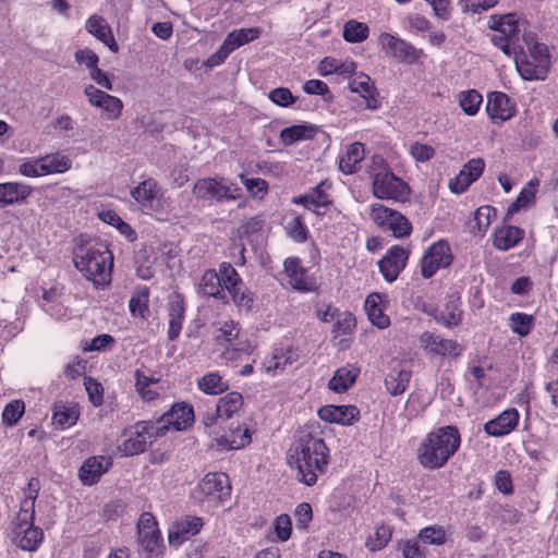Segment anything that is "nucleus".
<instances>
[{
  "label": "nucleus",
  "mask_w": 558,
  "mask_h": 558,
  "mask_svg": "<svg viewBox=\"0 0 558 558\" xmlns=\"http://www.w3.org/2000/svg\"><path fill=\"white\" fill-rule=\"evenodd\" d=\"M412 372L401 361H396L385 377V387L390 396L405 392L410 385Z\"/></svg>",
  "instance_id": "20"
},
{
  "label": "nucleus",
  "mask_w": 558,
  "mask_h": 558,
  "mask_svg": "<svg viewBox=\"0 0 558 558\" xmlns=\"http://www.w3.org/2000/svg\"><path fill=\"white\" fill-rule=\"evenodd\" d=\"M380 49L386 56L404 63H415L423 56V50L389 33H381L378 38Z\"/></svg>",
  "instance_id": "12"
},
{
  "label": "nucleus",
  "mask_w": 558,
  "mask_h": 558,
  "mask_svg": "<svg viewBox=\"0 0 558 558\" xmlns=\"http://www.w3.org/2000/svg\"><path fill=\"white\" fill-rule=\"evenodd\" d=\"M41 162L44 163L46 174L64 172L71 167V160L65 156L59 155L46 156L41 158Z\"/></svg>",
  "instance_id": "56"
},
{
  "label": "nucleus",
  "mask_w": 558,
  "mask_h": 558,
  "mask_svg": "<svg viewBox=\"0 0 558 558\" xmlns=\"http://www.w3.org/2000/svg\"><path fill=\"white\" fill-rule=\"evenodd\" d=\"M486 111L490 119L506 121L513 116V108L509 97L504 93H492L488 96Z\"/></svg>",
  "instance_id": "28"
},
{
  "label": "nucleus",
  "mask_w": 558,
  "mask_h": 558,
  "mask_svg": "<svg viewBox=\"0 0 558 558\" xmlns=\"http://www.w3.org/2000/svg\"><path fill=\"white\" fill-rule=\"evenodd\" d=\"M84 386L89 401L96 407L101 405L104 402V388L101 384L92 377H85Z\"/></svg>",
  "instance_id": "59"
},
{
  "label": "nucleus",
  "mask_w": 558,
  "mask_h": 558,
  "mask_svg": "<svg viewBox=\"0 0 558 558\" xmlns=\"http://www.w3.org/2000/svg\"><path fill=\"white\" fill-rule=\"evenodd\" d=\"M19 172L22 175L29 178L46 175V171L44 168V163L41 162V159L23 162L19 167Z\"/></svg>",
  "instance_id": "63"
},
{
  "label": "nucleus",
  "mask_w": 558,
  "mask_h": 558,
  "mask_svg": "<svg viewBox=\"0 0 558 558\" xmlns=\"http://www.w3.org/2000/svg\"><path fill=\"white\" fill-rule=\"evenodd\" d=\"M243 405V397L236 391L227 393L216 404L215 413L222 420L232 417Z\"/></svg>",
  "instance_id": "38"
},
{
  "label": "nucleus",
  "mask_w": 558,
  "mask_h": 558,
  "mask_svg": "<svg viewBox=\"0 0 558 558\" xmlns=\"http://www.w3.org/2000/svg\"><path fill=\"white\" fill-rule=\"evenodd\" d=\"M320 420L328 423L351 425L359 420L360 411L354 405H325L318 410Z\"/></svg>",
  "instance_id": "21"
},
{
  "label": "nucleus",
  "mask_w": 558,
  "mask_h": 558,
  "mask_svg": "<svg viewBox=\"0 0 558 558\" xmlns=\"http://www.w3.org/2000/svg\"><path fill=\"white\" fill-rule=\"evenodd\" d=\"M185 314V304L180 295L173 296L168 304V316H169V340H175L182 330V325Z\"/></svg>",
  "instance_id": "30"
},
{
  "label": "nucleus",
  "mask_w": 558,
  "mask_h": 558,
  "mask_svg": "<svg viewBox=\"0 0 558 558\" xmlns=\"http://www.w3.org/2000/svg\"><path fill=\"white\" fill-rule=\"evenodd\" d=\"M239 177L252 197L262 199L267 194L268 183L266 180L262 178H246L244 174Z\"/></svg>",
  "instance_id": "52"
},
{
  "label": "nucleus",
  "mask_w": 558,
  "mask_h": 558,
  "mask_svg": "<svg viewBox=\"0 0 558 558\" xmlns=\"http://www.w3.org/2000/svg\"><path fill=\"white\" fill-rule=\"evenodd\" d=\"M421 348L429 355L457 357L462 353V345L451 339H445L434 332L425 331L420 336Z\"/></svg>",
  "instance_id": "14"
},
{
  "label": "nucleus",
  "mask_w": 558,
  "mask_h": 558,
  "mask_svg": "<svg viewBox=\"0 0 558 558\" xmlns=\"http://www.w3.org/2000/svg\"><path fill=\"white\" fill-rule=\"evenodd\" d=\"M25 412V403L22 400H13L2 411V422L8 426L15 425Z\"/></svg>",
  "instance_id": "51"
},
{
  "label": "nucleus",
  "mask_w": 558,
  "mask_h": 558,
  "mask_svg": "<svg viewBox=\"0 0 558 558\" xmlns=\"http://www.w3.org/2000/svg\"><path fill=\"white\" fill-rule=\"evenodd\" d=\"M198 293L204 296L215 298L223 303H228L227 294L216 270L209 269L203 274L198 282Z\"/></svg>",
  "instance_id": "29"
},
{
  "label": "nucleus",
  "mask_w": 558,
  "mask_h": 558,
  "mask_svg": "<svg viewBox=\"0 0 558 558\" xmlns=\"http://www.w3.org/2000/svg\"><path fill=\"white\" fill-rule=\"evenodd\" d=\"M368 26L355 20L348 21L343 26V38L348 43H362L368 37Z\"/></svg>",
  "instance_id": "46"
},
{
  "label": "nucleus",
  "mask_w": 558,
  "mask_h": 558,
  "mask_svg": "<svg viewBox=\"0 0 558 558\" xmlns=\"http://www.w3.org/2000/svg\"><path fill=\"white\" fill-rule=\"evenodd\" d=\"M86 31L105 44L112 52L119 50V46L113 37L112 31L107 21L98 15H92L85 24Z\"/></svg>",
  "instance_id": "25"
},
{
  "label": "nucleus",
  "mask_w": 558,
  "mask_h": 558,
  "mask_svg": "<svg viewBox=\"0 0 558 558\" xmlns=\"http://www.w3.org/2000/svg\"><path fill=\"white\" fill-rule=\"evenodd\" d=\"M366 172L372 180V193L376 198L403 202L410 195L409 185L391 171L383 156H373Z\"/></svg>",
  "instance_id": "4"
},
{
  "label": "nucleus",
  "mask_w": 558,
  "mask_h": 558,
  "mask_svg": "<svg viewBox=\"0 0 558 558\" xmlns=\"http://www.w3.org/2000/svg\"><path fill=\"white\" fill-rule=\"evenodd\" d=\"M233 303L240 308L250 311L254 304V294L243 286H238L235 289L228 291Z\"/></svg>",
  "instance_id": "54"
},
{
  "label": "nucleus",
  "mask_w": 558,
  "mask_h": 558,
  "mask_svg": "<svg viewBox=\"0 0 558 558\" xmlns=\"http://www.w3.org/2000/svg\"><path fill=\"white\" fill-rule=\"evenodd\" d=\"M260 35L258 27L234 29L227 35L225 43L233 51L243 45L254 41Z\"/></svg>",
  "instance_id": "40"
},
{
  "label": "nucleus",
  "mask_w": 558,
  "mask_h": 558,
  "mask_svg": "<svg viewBox=\"0 0 558 558\" xmlns=\"http://www.w3.org/2000/svg\"><path fill=\"white\" fill-rule=\"evenodd\" d=\"M392 531L387 525H378L373 535L366 541L369 550L376 551L383 549L391 539Z\"/></svg>",
  "instance_id": "50"
},
{
  "label": "nucleus",
  "mask_w": 558,
  "mask_h": 558,
  "mask_svg": "<svg viewBox=\"0 0 558 558\" xmlns=\"http://www.w3.org/2000/svg\"><path fill=\"white\" fill-rule=\"evenodd\" d=\"M534 325L532 315L524 313H513L509 318V326L514 333L521 337L527 336Z\"/></svg>",
  "instance_id": "48"
},
{
  "label": "nucleus",
  "mask_w": 558,
  "mask_h": 558,
  "mask_svg": "<svg viewBox=\"0 0 558 558\" xmlns=\"http://www.w3.org/2000/svg\"><path fill=\"white\" fill-rule=\"evenodd\" d=\"M359 374V368L353 365L340 367L329 380L328 388L337 393L345 392L355 383Z\"/></svg>",
  "instance_id": "35"
},
{
  "label": "nucleus",
  "mask_w": 558,
  "mask_h": 558,
  "mask_svg": "<svg viewBox=\"0 0 558 558\" xmlns=\"http://www.w3.org/2000/svg\"><path fill=\"white\" fill-rule=\"evenodd\" d=\"M84 94L89 105L101 109L107 114L108 119L117 120L121 117L123 102L120 98L100 90L92 84L85 86Z\"/></svg>",
  "instance_id": "15"
},
{
  "label": "nucleus",
  "mask_w": 558,
  "mask_h": 558,
  "mask_svg": "<svg viewBox=\"0 0 558 558\" xmlns=\"http://www.w3.org/2000/svg\"><path fill=\"white\" fill-rule=\"evenodd\" d=\"M314 134L315 128L312 125H292L281 131L280 138L286 145H291L299 141L310 140Z\"/></svg>",
  "instance_id": "43"
},
{
  "label": "nucleus",
  "mask_w": 558,
  "mask_h": 558,
  "mask_svg": "<svg viewBox=\"0 0 558 558\" xmlns=\"http://www.w3.org/2000/svg\"><path fill=\"white\" fill-rule=\"evenodd\" d=\"M197 492L206 498L222 500L230 496L231 487L229 484V477L225 473H208L199 482Z\"/></svg>",
  "instance_id": "18"
},
{
  "label": "nucleus",
  "mask_w": 558,
  "mask_h": 558,
  "mask_svg": "<svg viewBox=\"0 0 558 558\" xmlns=\"http://www.w3.org/2000/svg\"><path fill=\"white\" fill-rule=\"evenodd\" d=\"M482 101V95L475 89L462 92L459 96V105L468 116H474L478 111Z\"/></svg>",
  "instance_id": "47"
},
{
  "label": "nucleus",
  "mask_w": 558,
  "mask_h": 558,
  "mask_svg": "<svg viewBox=\"0 0 558 558\" xmlns=\"http://www.w3.org/2000/svg\"><path fill=\"white\" fill-rule=\"evenodd\" d=\"M240 333V327L233 320L225 322L221 327L217 330L216 340L220 343L232 342L238 338Z\"/></svg>",
  "instance_id": "61"
},
{
  "label": "nucleus",
  "mask_w": 558,
  "mask_h": 558,
  "mask_svg": "<svg viewBox=\"0 0 558 558\" xmlns=\"http://www.w3.org/2000/svg\"><path fill=\"white\" fill-rule=\"evenodd\" d=\"M241 187L222 177H207L198 179L193 186L192 194L198 202L223 203L235 201L241 196Z\"/></svg>",
  "instance_id": "7"
},
{
  "label": "nucleus",
  "mask_w": 558,
  "mask_h": 558,
  "mask_svg": "<svg viewBox=\"0 0 558 558\" xmlns=\"http://www.w3.org/2000/svg\"><path fill=\"white\" fill-rule=\"evenodd\" d=\"M420 538L427 544L441 545L446 542V532L441 526L434 525L421 530Z\"/></svg>",
  "instance_id": "57"
},
{
  "label": "nucleus",
  "mask_w": 558,
  "mask_h": 558,
  "mask_svg": "<svg viewBox=\"0 0 558 558\" xmlns=\"http://www.w3.org/2000/svg\"><path fill=\"white\" fill-rule=\"evenodd\" d=\"M299 359L298 353L293 349H275L271 356L266 357L263 362V368L268 374H276L286 368L287 365L294 363Z\"/></svg>",
  "instance_id": "33"
},
{
  "label": "nucleus",
  "mask_w": 558,
  "mask_h": 558,
  "mask_svg": "<svg viewBox=\"0 0 558 558\" xmlns=\"http://www.w3.org/2000/svg\"><path fill=\"white\" fill-rule=\"evenodd\" d=\"M365 150L361 143L348 146L347 151L340 157L339 168L343 173L350 174L356 171L357 165L364 159Z\"/></svg>",
  "instance_id": "36"
},
{
  "label": "nucleus",
  "mask_w": 558,
  "mask_h": 558,
  "mask_svg": "<svg viewBox=\"0 0 558 558\" xmlns=\"http://www.w3.org/2000/svg\"><path fill=\"white\" fill-rule=\"evenodd\" d=\"M349 89L365 99L367 109L375 110L378 108L379 101L376 98V88L371 77L365 73L361 72L351 77Z\"/></svg>",
  "instance_id": "24"
},
{
  "label": "nucleus",
  "mask_w": 558,
  "mask_h": 558,
  "mask_svg": "<svg viewBox=\"0 0 558 558\" xmlns=\"http://www.w3.org/2000/svg\"><path fill=\"white\" fill-rule=\"evenodd\" d=\"M112 465L111 458L105 456L92 457L87 459L78 471L80 480L84 485L96 484L100 476Z\"/></svg>",
  "instance_id": "22"
},
{
  "label": "nucleus",
  "mask_w": 558,
  "mask_h": 558,
  "mask_svg": "<svg viewBox=\"0 0 558 558\" xmlns=\"http://www.w3.org/2000/svg\"><path fill=\"white\" fill-rule=\"evenodd\" d=\"M535 192L531 189H523L514 202L508 207V215L518 213L521 208L527 206L534 199Z\"/></svg>",
  "instance_id": "62"
},
{
  "label": "nucleus",
  "mask_w": 558,
  "mask_h": 558,
  "mask_svg": "<svg viewBox=\"0 0 558 558\" xmlns=\"http://www.w3.org/2000/svg\"><path fill=\"white\" fill-rule=\"evenodd\" d=\"M221 286L223 287L225 292L235 289L238 286L242 284V279L238 271L231 264L222 263L219 267L218 272Z\"/></svg>",
  "instance_id": "49"
},
{
  "label": "nucleus",
  "mask_w": 558,
  "mask_h": 558,
  "mask_svg": "<svg viewBox=\"0 0 558 558\" xmlns=\"http://www.w3.org/2000/svg\"><path fill=\"white\" fill-rule=\"evenodd\" d=\"M519 413L515 409L504 411L496 418L485 423L484 430L489 436L500 437L511 433L518 425Z\"/></svg>",
  "instance_id": "23"
},
{
  "label": "nucleus",
  "mask_w": 558,
  "mask_h": 558,
  "mask_svg": "<svg viewBox=\"0 0 558 558\" xmlns=\"http://www.w3.org/2000/svg\"><path fill=\"white\" fill-rule=\"evenodd\" d=\"M287 460L296 470V480L306 486H313L327 470L329 449L323 438L310 432H301L291 445Z\"/></svg>",
  "instance_id": "1"
},
{
  "label": "nucleus",
  "mask_w": 558,
  "mask_h": 558,
  "mask_svg": "<svg viewBox=\"0 0 558 558\" xmlns=\"http://www.w3.org/2000/svg\"><path fill=\"white\" fill-rule=\"evenodd\" d=\"M194 421V412L192 407L186 405L184 403L175 404L166 412L157 424H155L156 428H158L159 434L165 433L169 428H173L174 430H183L187 426H190Z\"/></svg>",
  "instance_id": "16"
},
{
  "label": "nucleus",
  "mask_w": 558,
  "mask_h": 558,
  "mask_svg": "<svg viewBox=\"0 0 558 558\" xmlns=\"http://www.w3.org/2000/svg\"><path fill=\"white\" fill-rule=\"evenodd\" d=\"M324 183L317 185L311 193L299 197L295 202L304 205L308 209L319 213L318 209L326 207L330 202L328 195L324 191Z\"/></svg>",
  "instance_id": "42"
},
{
  "label": "nucleus",
  "mask_w": 558,
  "mask_h": 558,
  "mask_svg": "<svg viewBox=\"0 0 558 558\" xmlns=\"http://www.w3.org/2000/svg\"><path fill=\"white\" fill-rule=\"evenodd\" d=\"M203 526V521L197 517H186L177 522L169 532L170 544H181L196 535Z\"/></svg>",
  "instance_id": "27"
},
{
  "label": "nucleus",
  "mask_w": 558,
  "mask_h": 558,
  "mask_svg": "<svg viewBox=\"0 0 558 558\" xmlns=\"http://www.w3.org/2000/svg\"><path fill=\"white\" fill-rule=\"evenodd\" d=\"M131 196L144 208L151 209L154 202L160 196V189L156 180L149 178L131 191Z\"/></svg>",
  "instance_id": "32"
},
{
  "label": "nucleus",
  "mask_w": 558,
  "mask_h": 558,
  "mask_svg": "<svg viewBox=\"0 0 558 558\" xmlns=\"http://www.w3.org/2000/svg\"><path fill=\"white\" fill-rule=\"evenodd\" d=\"M269 98L272 102L281 107L290 106L295 101V98L293 97L290 89L286 87H278L272 89L269 93Z\"/></svg>",
  "instance_id": "64"
},
{
  "label": "nucleus",
  "mask_w": 558,
  "mask_h": 558,
  "mask_svg": "<svg viewBox=\"0 0 558 558\" xmlns=\"http://www.w3.org/2000/svg\"><path fill=\"white\" fill-rule=\"evenodd\" d=\"M485 161L483 158H473L469 160L460 172L450 180L449 189L454 194H462L468 187L476 181L483 173Z\"/></svg>",
  "instance_id": "19"
},
{
  "label": "nucleus",
  "mask_w": 558,
  "mask_h": 558,
  "mask_svg": "<svg viewBox=\"0 0 558 558\" xmlns=\"http://www.w3.org/2000/svg\"><path fill=\"white\" fill-rule=\"evenodd\" d=\"M284 270L290 278V284L301 291L310 290L305 270L301 267L299 258L292 257L284 260Z\"/></svg>",
  "instance_id": "39"
},
{
  "label": "nucleus",
  "mask_w": 558,
  "mask_h": 558,
  "mask_svg": "<svg viewBox=\"0 0 558 558\" xmlns=\"http://www.w3.org/2000/svg\"><path fill=\"white\" fill-rule=\"evenodd\" d=\"M409 153L417 162H426L435 156L433 146L420 142L412 143L409 147Z\"/></svg>",
  "instance_id": "60"
},
{
  "label": "nucleus",
  "mask_w": 558,
  "mask_h": 558,
  "mask_svg": "<svg viewBox=\"0 0 558 558\" xmlns=\"http://www.w3.org/2000/svg\"><path fill=\"white\" fill-rule=\"evenodd\" d=\"M32 191L29 185L20 182L0 183V208L24 203Z\"/></svg>",
  "instance_id": "26"
},
{
  "label": "nucleus",
  "mask_w": 558,
  "mask_h": 558,
  "mask_svg": "<svg viewBox=\"0 0 558 558\" xmlns=\"http://www.w3.org/2000/svg\"><path fill=\"white\" fill-rule=\"evenodd\" d=\"M197 386L207 395H219L229 388L228 383L223 381L222 377L217 372L204 375L198 379Z\"/></svg>",
  "instance_id": "44"
},
{
  "label": "nucleus",
  "mask_w": 558,
  "mask_h": 558,
  "mask_svg": "<svg viewBox=\"0 0 558 558\" xmlns=\"http://www.w3.org/2000/svg\"><path fill=\"white\" fill-rule=\"evenodd\" d=\"M488 27L494 31L492 43L507 57H511L520 40V19L517 14H493L489 16Z\"/></svg>",
  "instance_id": "6"
},
{
  "label": "nucleus",
  "mask_w": 558,
  "mask_h": 558,
  "mask_svg": "<svg viewBox=\"0 0 558 558\" xmlns=\"http://www.w3.org/2000/svg\"><path fill=\"white\" fill-rule=\"evenodd\" d=\"M40 485L37 478H31L24 493L25 497L21 502L20 511L11 523V539L24 550L37 549L44 538L40 527L34 525L35 501Z\"/></svg>",
  "instance_id": "2"
},
{
  "label": "nucleus",
  "mask_w": 558,
  "mask_h": 558,
  "mask_svg": "<svg viewBox=\"0 0 558 558\" xmlns=\"http://www.w3.org/2000/svg\"><path fill=\"white\" fill-rule=\"evenodd\" d=\"M112 254L107 247H80L73 257L75 267L96 286L110 282Z\"/></svg>",
  "instance_id": "5"
},
{
  "label": "nucleus",
  "mask_w": 558,
  "mask_h": 558,
  "mask_svg": "<svg viewBox=\"0 0 558 558\" xmlns=\"http://www.w3.org/2000/svg\"><path fill=\"white\" fill-rule=\"evenodd\" d=\"M355 317L351 313L345 312L339 315L336 324L333 325L332 332L335 333V337L349 335L355 328Z\"/></svg>",
  "instance_id": "58"
},
{
  "label": "nucleus",
  "mask_w": 558,
  "mask_h": 558,
  "mask_svg": "<svg viewBox=\"0 0 558 558\" xmlns=\"http://www.w3.org/2000/svg\"><path fill=\"white\" fill-rule=\"evenodd\" d=\"M137 535L141 549L147 558H153L162 553V538L155 517L145 512L137 521Z\"/></svg>",
  "instance_id": "10"
},
{
  "label": "nucleus",
  "mask_w": 558,
  "mask_h": 558,
  "mask_svg": "<svg viewBox=\"0 0 558 558\" xmlns=\"http://www.w3.org/2000/svg\"><path fill=\"white\" fill-rule=\"evenodd\" d=\"M251 442L250 429L238 427L230 436L216 439V446L220 450H238Z\"/></svg>",
  "instance_id": "37"
},
{
  "label": "nucleus",
  "mask_w": 558,
  "mask_h": 558,
  "mask_svg": "<svg viewBox=\"0 0 558 558\" xmlns=\"http://www.w3.org/2000/svg\"><path fill=\"white\" fill-rule=\"evenodd\" d=\"M135 379L136 390L145 401H151L158 396L157 391L150 389V385L157 383L154 378L144 375L141 371H136Z\"/></svg>",
  "instance_id": "53"
},
{
  "label": "nucleus",
  "mask_w": 558,
  "mask_h": 558,
  "mask_svg": "<svg viewBox=\"0 0 558 558\" xmlns=\"http://www.w3.org/2000/svg\"><path fill=\"white\" fill-rule=\"evenodd\" d=\"M514 56L515 66L522 78L542 80L545 77L548 65V56L544 45L535 44L530 48V56L524 52H512Z\"/></svg>",
  "instance_id": "8"
},
{
  "label": "nucleus",
  "mask_w": 558,
  "mask_h": 558,
  "mask_svg": "<svg viewBox=\"0 0 558 558\" xmlns=\"http://www.w3.org/2000/svg\"><path fill=\"white\" fill-rule=\"evenodd\" d=\"M149 292L147 288L137 289L131 296L129 308L134 317L146 318L148 314Z\"/></svg>",
  "instance_id": "45"
},
{
  "label": "nucleus",
  "mask_w": 558,
  "mask_h": 558,
  "mask_svg": "<svg viewBox=\"0 0 558 558\" xmlns=\"http://www.w3.org/2000/svg\"><path fill=\"white\" fill-rule=\"evenodd\" d=\"M461 317L462 311L459 298L450 296L445 308L439 313L436 319L446 327H456L460 324Z\"/></svg>",
  "instance_id": "41"
},
{
  "label": "nucleus",
  "mask_w": 558,
  "mask_h": 558,
  "mask_svg": "<svg viewBox=\"0 0 558 558\" xmlns=\"http://www.w3.org/2000/svg\"><path fill=\"white\" fill-rule=\"evenodd\" d=\"M409 258V251L395 245L378 262L379 270L388 282H393L404 269Z\"/></svg>",
  "instance_id": "17"
},
{
  "label": "nucleus",
  "mask_w": 558,
  "mask_h": 558,
  "mask_svg": "<svg viewBox=\"0 0 558 558\" xmlns=\"http://www.w3.org/2000/svg\"><path fill=\"white\" fill-rule=\"evenodd\" d=\"M453 259L449 244L440 240L432 244L421 260V272L426 279L433 277L439 269L447 268Z\"/></svg>",
  "instance_id": "13"
},
{
  "label": "nucleus",
  "mask_w": 558,
  "mask_h": 558,
  "mask_svg": "<svg viewBox=\"0 0 558 558\" xmlns=\"http://www.w3.org/2000/svg\"><path fill=\"white\" fill-rule=\"evenodd\" d=\"M371 219L381 229L392 232L396 238L408 236L412 230L409 220L399 211L381 204H373Z\"/></svg>",
  "instance_id": "11"
},
{
  "label": "nucleus",
  "mask_w": 558,
  "mask_h": 558,
  "mask_svg": "<svg viewBox=\"0 0 558 558\" xmlns=\"http://www.w3.org/2000/svg\"><path fill=\"white\" fill-rule=\"evenodd\" d=\"M365 311L371 323L385 329L390 325L389 317L385 314V305L383 295L379 293H372L365 300Z\"/></svg>",
  "instance_id": "31"
},
{
  "label": "nucleus",
  "mask_w": 558,
  "mask_h": 558,
  "mask_svg": "<svg viewBox=\"0 0 558 558\" xmlns=\"http://www.w3.org/2000/svg\"><path fill=\"white\" fill-rule=\"evenodd\" d=\"M78 412L74 408L59 407L53 414V423L61 428L70 427L76 423Z\"/></svg>",
  "instance_id": "55"
},
{
  "label": "nucleus",
  "mask_w": 558,
  "mask_h": 558,
  "mask_svg": "<svg viewBox=\"0 0 558 558\" xmlns=\"http://www.w3.org/2000/svg\"><path fill=\"white\" fill-rule=\"evenodd\" d=\"M461 444L453 426L439 427L426 435L417 448V460L425 469H439L457 452Z\"/></svg>",
  "instance_id": "3"
},
{
  "label": "nucleus",
  "mask_w": 558,
  "mask_h": 558,
  "mask_svg": "<svg viewBox=\"0 0 558 558\" xmlns=\"http://www.w3.org/2000/svg\"><path fill=\"white\" fill-rule=\"evenodd\" d=\"M524 236V231L514 226H505L494 233L493 244L497 250L508 251L514 247Z\"/></svg>",
  "instance_id": "34"
},
{
  "label": "nucleus",
  "mask_w": 558,
  "mask_h": 558,
  "mask_svg": "<svg viewBox=\"0 0 558 558\" xmlns=\"http://www.w3.org/2000/svg\"><path fill=\"white\" fill-rule=\"evenodd\" d=\"M125 439L119 445L118 449L124 456H135L146 450L147 446L159 436L158 428L154 423L140 422L129 428Z\"/></svg>",
  "instance_id": "9"
}]
</instances>
